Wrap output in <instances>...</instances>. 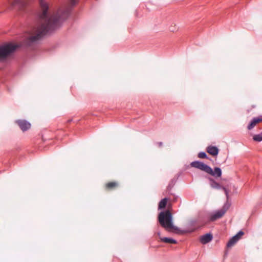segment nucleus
I'll return each instance as SVG.
<instances>
[{
    "mask_svg": "<svg viewBox=\"0 0 262 262\" xmlns=\"http://www.w3.org/2000/svg\"><path fill=\"white\" fill-rule=\"evenodd\" d=\"M169 29L171 32H176L178 31V27L177 26V25L175 24H172L169 27Z\"/></svg>",
    "mask_w": 262,
    "mask_h": 262,
    "instance_id": "nucleus-17",
    "label": "nucleus"
},
{
    "mask_svg": "<svg viewBox=\"0 0 262 262\" xmlns=\"http://www.w3.org/2000/svg\"><path fill=\"white\" fill-rule=\"evenodd\" d=\"M78 0H70L67 6L60 9L57 13H53L50 10L46 1L39 0V23L30 34L29 40L31 42L36 41L47 32L58 28L61 21L68 18L72 7L75 6Z\"/></svg>",
    "mask_w": 262,
    "mask_h": 262,
    "instance_id": "nucleus-1",
    "label": "nucleus"
},
{
    "mask_svg": "<svg viewBox=\"0 0 262 262\" xmlns=\"http://www.w3.org/2000/svg\"><path fill=\"white\" fill-rule=\"evenodd\" d=\"M212 236L211 234H206L202 236L200 238V242L203 244H205L212 240Z\"/></svg>",
    "mask_w": 262,
    "mask_h": 262,
    "instance_id": "nucleus-11",
    "label": "nucleus"
},
{
    "mask_svg": "<svg viewBox=\"0 0 262 262\" xmlns=\"http://www.w3.org/2000/svg\"><path fill=\"white\" fill-rule=\"evenodd\" d=\"M16 123L23 132L29 129L31 127V124L25 120H18L16 121Z\"/></svg>",
    "mask_w": 262,
    "mask_h": 262,
    "instance_id": "nucleus-8",
    "label": "nucleus"
},
{
    "mask_svg": "<svg viewBox=\"0 0 262 262\" xmlns=\"http://www.w3.org/2000/svg\"><path fill=\"white\" fill-rule=\"evenodd\" d=\"M207 152L212 156H216L219 151V149L213 146H209L206 149Z\"/></svg>",
    "mask_w": 262,
    "mask_h": 262,
    "instance_id": "nucleus-10",
    "label": "nucleus"
},
{
    "mask_svg": "<svg viewBox=\"0 0 262 262\" xmlns=\"http://www.w3.org/2000/svg\"><path fill=\"white\" fill-rule=\"evenodd\" d=\"M190 165L191 167L199 169L206 173L211 171V168L210 166L200 161L192 162L190 163Z\"/></svg>",
    "mask_w": 262,
    "mask_h": 262,
    "instance_id": "nucleus-5",
    "label": "nucleus"
},
{
    "mask_svg": "<svg viewBox=\"0 0 262 262\" xmlns=\"http://www.w3.org/2000/svg\"><path fill=\"white\" fill-rule=\"evenodd\" d=\"M261 122H262V116L257 118H254L248 126L247 128L249 130H251L255 126L256 124Z\"/></svg>",
    "mask_w": 262,
    "mask_h": 262,
    "instance_id": "nucleus-9",
    "label": "nucleus"
},
{
    "mask_svg": "<svg viewBox=\"0 0 262 262\" xmlns=\"http://www.w3.org/2000/svg\"><path fill=\"white\" fill-rule=\"evenodd\" d=\"M119 187V183L117 181H111L104 185V189L106 191L115 190Z\"/></svg>",
    "mask_w": 262,
    "mask_h": 262,
    "instance_id": "nucleus-7",
    "label": "nucleus"
},
{
    "mask_svg": "<svg viewBox=\"0 0 262 262\" xmlns=\"http://www.w3.org/2000/svg\"><path fill=\"white\" fill-rule=\"evenodd\" d=\"M158 219L160 225L166 230L171 231L177 229L172 224V215L169 210L160 212Z\"/></svg>",
    "mask_w": 262,
    "mask_h": 262,
    "instance_id": "nucleus-2",
    "label": "nucleus"
},
{
    "mask_svg": "<svg viewBox=\"0 0 262 262\" xmlns=\"http://www.w3.org/2000/svg\"><path fill=\"white\" fill-rule=\"evenodd\" d=\"M18 47L17 45L11 42L0 45V61L5 60Z\"/></svg>",
    "mask_w": 262,
    "mask_h": 262,
    "instance_id": "nucleus-3",
    "label": "nucleus"
},
{
    "mask_svg": "<svg viewBox=\"0 0 262 262\" xmlns=\"http://www.w3.org/2000/svg\"><path fill=\"white\" fill-rule=\"evenodd\" d=\"M223 190H224L225 191V193L227 196V198H228V191L227 190V189L224 187H223Z\"/></svg>",
    "mask_w": 262,
    "mask_h": 262,
    "instance_id": "nucleus-20",
    "label": "nucleus"
},
{
    "mask_svg": "<svg viewBox=\"0 0 262 262\" xmlns=\"http://www.w3.org/2000/svg\"><path fill=\"white\" fill-rule=\"evenodd\" d=\"M9 4L11 7H13L20 2V0H8Z\"/></svg>",
    "mask_w": 262,
    "mask_h": 262,
    "instance_id": "nucleus-16",
    "label": "nucleus"
},
{
    "mask_svg": "<svg viewBox=\"0 0 262 262\" xmlns=\"http://www.w3.org/2000/svg\"><path fill=\"white\" fill-rule=\"evenodd\" d=\"M160 239L161 241L166 243H169V244H177V241L173 239L169 238L167 237H160Z\"/></svg>",
    "mask_w": 262,
    "mask_h": 262,
    "instance_id": "nucleus-13",
    "label": "nucleus"
},
{
    "mask_svg": "<svg viewBox=\"0 0 262 262\" xmlns=\"http://www.w3.org/2000/svg\"><path fill=\"white\" fill-rule=\"evenodd\" d=\"M253 139L255 141L260 142L262 141V136L261 135H254Z\"/></svg>",
    "mask_w": 262,
    "mask_h": 262,
    "instance_id": "nucleus-18",
    "label": "nucleus"
},
{
    "mask_svg": "<svg viewBox=\"0 0 262 262\" xmlns=\"http://www.w3.org/2000/svg\"><path fill=\"white\" fill-rule=\"evenodd\" d=\"M167 203V199L164 198L162 199L159 203V209H163L165 207Z\"/></svg>",
    "mask_w": 262,
    "mask_h": 262,
    "instance_id": "nucleus-14",
    "label": "nucleus"
},
{
    "mask_svg": "<svg viewBox=\"0 0 262 262\" xmlns=\"http://www.w3.org/2000/svg\"><path fill=\"white\" fill-rule=\"evenodd\" d=\"M244 232L242 231H239L237 234L232 237L227 244V248H231L233 247L238 240L243 236Z\"/></svg>",
    "mask_w": 262,
    "mask_h": 262,
    "instance_id": "nucleus-6",
    "label": "nucleus"
},
{
    "mask_svg": "<svg viewBox=\"0 0 262 262\" xmlns=\"http://www.w3.org/2000/svg\"><path fill=\"white\" fill-rule=\"evenodd\" d=\"M230 206V203L226 202L221 210H218L213 214L211 215L210 219V221H214L219 219L221 218L228 210Z\"/></svg>",
    "mask_w": 262,
    "mask_h": 262,
    "instance_id": "nucleus-4",
    "label": "nucleus"
},
{
    "mask_svg": "<svg viewBox=\"0 0 262 262\" xmlns=\"http://www.w3.org/2000/svg\"><path fill=\"white\" fill-rule=\"evenodd\" d=\"M211 171L210 172H207V173L208 174H210V175L212 176H216L217 177H220L222 175V170L221 169V168H219V167H215L214 169V170H213L212 169H211Z\"/></svg>",
    "mask_w": 262,
    "mask_h": 262,
    "instance_id": "nucleus-12",
    "label": "nucleus"
},
{
    "mask_svg": "<svg viewBox=\"0 0 262 262\" xmlns=\"http://www.w3.org/2000/svg\"><path fill=\"white\" fill-rule=\"evenodd\" d=\"M210 181L211 182L210 183V186H211V187H212L213 188H216V189H220L222 187L221 186H220L219 185V184L216 183L215 181H214L212 179H211Z\"/></svg>",
    "mask_w": 262,
    "mask_h": 262,
    "instance_id": "nucleus-15",
    "label": "nucleus"
},
{
    "mask_svg": "<svg viewBox=\"0 0 262 262\" xmlns=\"http://www.w3.org/2000/svg\"><path fill=\"white\" fill-rule=\"evenodd\" d=\"M198 157L201 159L206 158L207 155L204 152H200L198 154Z\"/></svg>",
    "mask_w": 262,
    "mask_h": 262,
    "instance_id": "nucleus-19",
    "label": "nucleus"
}]
</instances>
